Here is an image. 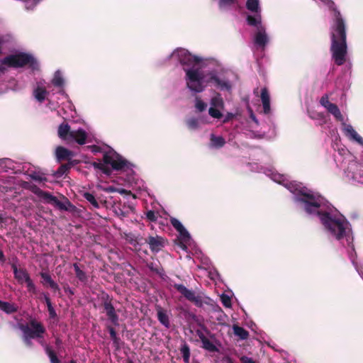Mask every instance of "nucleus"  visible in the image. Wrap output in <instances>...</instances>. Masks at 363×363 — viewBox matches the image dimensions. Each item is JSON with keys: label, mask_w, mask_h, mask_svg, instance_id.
Instances as JSON below:
<instances>
[{"label": "nucleus", "mask_w": 363, "mask_h": 363, "mask_svg": "<svg viewBox=\"0 0 363 363\" xmlns=\"http://www.w3.org/2000/svg\"><path fill=\"white\" fill-rule=\"evenodd\" d=\"M296 200L304 203V210L307 213L317 214L325 229L337 240H340L346 235L347 221L343 216H333L328 211L318 210L320 207L328 203L323 196L318 193L301 189L298 191Z\"/></svg>", "instance_id": "nucleus-1"}, {"label": "nucleus", "mask_w": 363, "mask_h": 363, "mask_svg": "<svg viewBox=\"0 0 363 363\" xmlns=\"http://www.w3.org/2000/svg\"><path fill=\"white\" fill-rule=\"evenodd\" d=\"M320 1L333 12L332 23L330 28V52L335 65L341 66L345 63L347 55L346 21L333 1Z\"/></svg>", "instance_id": "nucleus-2"}, {"label": "nucleus", "mask_w": 363, "mask_h": 363, "mask_svg": "<svg viewBox=\"0 0 363 363\" xmlns=\"http://www.w3.org/2000/svg\"><path fill=\"white\" fill-rule=\"evenodd\" d=\"M6 66L12 68H20L28 66L33 71L39 69V64L30 54L19 52L9 55L0 60V75L6 71Z\"/></svg>", "instance_id": "nucleus-3"}, {"label": "nucleus", "mask_w": 363, "mask_h": 363, "mask_svg": "<svg viewBox=\"0 0 363 363\" xmlns=\"http://www.w3.org/2000/svg\"><path fill=\"white\" fill-rule=\"evenodd\" d=\"M19 328L23 333V340L27 347H32V339L38 340L40 345H44V335L46 329L44 325L35 318H30L28 323L20 324Z\"/></svg>", "instance_id": "nucleus-4"}, {"label": "nucleus", "mask_w": 363, "mask_h": 363, "mask_svg": "<svg viewBox=\"0 0 363 363\" xmlns=\"http://www.w3.org/2000/svg\"><path fill=\"white\" fill-rule=\"evenodd\" d=\"M103 162L104 164L94 162L91 165L95 169L101 170L106 175H111L112 169L123 170L128 165V161L114 151L105 152L103 156Z\"/></svg>", "instance_id": "nucleus-5"}, {"label": "nucleus", "mask_w": 363, "mask_h": 363, "mask_svg": "<svg viewBox=\"0 0 363 363\" xmlns=\"http://www.w3.org/2000/svg\"><path fill=\"white\" fill-rule=\"evenodd\" d=\"M186 76V86L196 93L202 92L205 86L203 84V74L198 69L184 67Z\"/></svg>", "instance_id": "nucleus-6"}, {"label": "nucleus", "mask_w": 363, "mask_h": 363, "mask_svg": "<svg viewBox=\"0 0 363 363\" xmlns=\"http://www.w3.org/2000/svg\"><path fill=\"white\" fill-rule=\"evenodd\" d=\"M113 297L107 293L103 292L101 294V306H103L108 320L113 325L118 326L119 317L116 312L115 307L113 304Z\"/></svg>", "instance_id": "nucleus-7"}, {"label": "nucleus", "mask_w": 363, "mask_h": 363, "mask_svg": "<svg viewBox=\"0 0 363 363\" xmlns=\"http://www.w3.org/2000/svg\"><path fill=\"white\" fill-rule=\"evenodd\" d=\"M174 288L186 299L192 302L195 306L198 307L202 306L203 301L201 297L200 296L196 295L194 291L188 289L185 286L180 284H174Z\"/></svg>", "instance_id": "nucleus-8"}, {"label": "nucleus", "mask_w": 363, "mask_h": 363, "mask_svg": "<svg viewBox=\"0 0 363 363\" xmlns=\"http://www.w3.org/2000/svg\"><path fill=\"white\" fill-rule=\"evenodd\" d=\"M177 56L180 64L188 67H194L201 62V59L200 57L191 55L185 49L178 50Z\"/></svg>", "instance_id": "nucleus-9"}, {"label": "nucleus", "mask_w": 363, "mask_h": 363, "mask_svg": "<svg viewBox=\"0 0 363 363\" xmlns=\"http://www.w3.org/2000/svg\"><path fill=\"white\" fill-rule=\"evenodd\" d=\"M35 194L40 198L44 199L46 202L52 203L57 206L60 210L67 211V208L65 203L58 200V199L52 195L50 192L43 191L40 189H38Z\"/></svg>", "instance_id": "nucleus-10"}, {"label": "nucleus", "mask_w": 363, "mask_h": 363, "mask_svg": "<svg viewBox=\"0 0 363 363\" xmlns=\"http://www.w3.org/2000/svg\"><path fill=\"white\" fill-rule=\"evenodd\" d=\"M145 242L149 245L150 250L152 252L157 253L164 247L166 240L161 236L150 235L145 239Z\"/></svg>", "instance_id": "nucleus-11"}, {"label": "nucleus", "mask_w": 363, "mask_h": 363, "mask_svg": "<svg viewBox=\"0 0 363 363\" xmlns=\"http://www.w3.org/2000/svg\"><path fill=\"white\" fill-rule=\"evenodd\" d=\"M342 130L347 137L363 146V138L356 132L350 124L342 122Z\"/></svg>", "instance_id": "nucleus-12"}, {"label": "nucleus", "mask_w": 363, "mask_h": 363, "mask_svg": "<svg viewBox=\"0 0 363 363\" xmlns=\"http://www.w3.org/2000/svg\"><path fill=\"white\" fill-rule=\"evenodd\" d=\"M196 333L202 343V347L203 349L211 352L218 351L217 347L205 336L201 330H197Z\"/></svg>", "instance_id": "nucleus-13"}, {"label": "nucleus", "mask_w": 363, "mask_h": 363, "mask_svg": "<svg viewBox=\"0 0 363 363\" xmlns=\"http://www.w3.org/2000/svg\"><path fill=\"white\" fill-rule=\"evenodd\" d=\"M72 131L67 123H61L57 129V134L60 138L65 141H70Z\"/></svg>", "instance_id": "nucleus-14"}, {"label": "nucleus", "mask_w": 363, "mask_h": 363, "mask_svg": "<svg viewBox=\"0 0 363 363\" xmlns=\"http://www.w3.org/2000/svg\"><path fill=\"white\" fill-rule=\"evenodd\" d=\"M86 132L82 128H79L77 130L72 131L69 142L75 141L79 145H84L86 143Z\"/></svg>", "instance_id": "nucleus-15"}, {"label": "nucleus", "mask_w": 363, "mask_h": 363, "mask_svg": "<svg viewBox=\"0 0 363 363\" xmlns=\"http://www.w3.org/2000/svg\"><path fill=\"white\" fill-rule=\"evenodd\" d=\"M178 233L179 234L178 238V245L182 250H186L188 248L186 245L189 243L191 240L190 234L185 228L178 231Z\"/></svg>", "instance_id": "nucleus-16"}, {"label": "nucleus", "mask_w": 363, "mask_h": 363, "mask_svg": "<svg viewBox=\"0 0 363 363\" xmlns=\"http://www.w3.org/2000/svg\"><path fill=\"white\" fill-rule=\"evenodd\" d=\"M40 276L43 279L42 284L44 286L48 285L51 289L53 290L54 292L59 291L60 290L58 284L53 281L51 276L48 273L42 272L40 273Z\"/></svg>", "instance_id": "nucleus-17"}, {"label": "nucleus", "mask_w": 363, "mask_h": 363, "mask_svg": "<svg viewBox=\"0 0 363 363\" xmlns=\"http://www.w3.org/2000/svg\"><path fill=\"white\" fill-rule=\"evenodd\" d=\"M268 42V38L265 33V28L264 26H259V29L257 30V33L255 36V43L259 46L264 47Z\"/></svg>", "instance_id": "nucleus-18"}, {"label": "nucleus", "mask_w": 363, "mask_h": 363, "mask_svg": "<svg viewBox=\"0 0 363 363\" xmlns=\"http://www.w3.org/2000/svg\"><path fill=\"white\" fill-rule=\"evenodd\" d=\"M209 82H214L215 85L221 90L229 91L231 89V84L229 82L221 80L215 74H211L208 79Z\"/></svg>", "instance_id": "nucleus-19"}, {"label": "nucleus", "mask_w": 363, "mask_h": 363, "mask_svg": "<svg viewBox=\"0 0 363 363\" xmlns=\"http://www.w3.org/2000/svg\"><path fill=\"white\" fill-rule=\"evenodd\" d=\"M56 157L57 160L62 161L67 160L72 161V157H73V152L64 147H57L55 151Z\"/></svg>", "instance_id": "nucleus-20"}, {"label": "nucleus", "mask_w": 363, "mask_h": 363, "mask_svg": "<svg viewBox=\"0 0 363 363\" xmlns=\"http://www.w3.org/2000/svg\"><path fill=\"white\" fill-rule=\"evenodd\" d=\"M260 97L264 113L268 114L270 112V97L267 88L264 87L262 89Z\"/></svg>", "instance_id": "nucleus-21"}, {"label": "nucleus", "mask_w": 363, "mask_h": 363, "mask_svg": "<svg viewBox=\"0 0 363 363\" xmlns=\"http://www.w3.org/2000/svg\"><path fill=\"white\" fill-rule=\"evenodd\" d=\"M76 164H77L76 161H69L67 163L61 164L55 172L53 176L56 178L62 177L64 174H66L71 169V167Z\"/></svg>", "instance_id": "nucleus-22"}, {"label": "nucleus", "mask_w": 363, "mask_h": 363, "mask_svg": "<svg viewBox=\"0 0 363 363\" xmlns=\"http://www.w3.org/2000/svg\"><path fill=\"white\" fill-rule=\"evenodd\" d=\"M12 269L15 279L19 282L27 281V277L30 278L29 274L25 269H18L16 264H12Z\"/></svg>", "instance_id": "nucleus-23"}, {"label": "nucleus", "mask_w": 363, "mask_h": 363, "mask_svg": "<svg viewBox=\"0 0 363 363\" xmlns=\"http://www.w3.org/2000/svg\"><path fill=\"white\" fill-rule=\"evenodd\" d=\"M247 24L250 26H255L257 29H259L262 25V16L260 13H255V15H247L246 18Z\"/></svg>", "instance_id": "nucleus-24"}, {"label": "nucleus", "mask_w": 363, "mask_h": 363, "mask_svg": "<svg viewBox=\"0 0 363 363\" xmlns=\"http://www.w3.org/2000/svg\"><path fill=\"white\" fill-rule=\"evenodd\" d=\"M157 315L158 320L162 325H163L167 328H169L170 327L169 316L167 315L166 312L160 306L157 307Z\"/></svg>", "instance_id": "nucleus-25"}, {"label": "nucleus", "mask_w": 363, "mask_h": 363, "mask_svg": "<svg viewBox=\"0 0 363 363\" xmlns=\"http://www.w3.org/2000/svg\"><path fill=\"white\" fill-rule=\"evenodd\" d=\"M18 307L14 304L0 300V309L4 312L11 314L18 311Z\"/></svg>", "instance_id": "nucleus-26"}, {"label": "nucleus", "mask_w": 363, "mask_h": 363, "mask_svg": "<svg viewBox=\"0 0 363 363\" xmlns=\"http://www.w3.org/2000/svg\"><path fill=\"white\" fill-rule=\"evenodd\" d=\"M48 94V92L44 87L37 86L33 91L35 98L40 103L45 101Z\"/></svg>", "instance_id": "nucleus-27"}, {"label": "nucleus", "mask_w": 363, "mask_h": 363, "mask_svg": "<svg viewBox=\"0 0 363 363\" xmlns=\"http://www.w3.org/2000/svg\"><path fill=\"white\" fill-rule=\"evenodd\" d=\"M328 111L331 113L337 121L341 122H344V117L341 113L338 106L334 104L333 105H330V108L328 109Z\"/></svg>", "instance_id": "nucleus-28"}, {"label": "nucleus", "mask_w": 363, "mask_h": 363, "mask_svg": "<svg viewBox=\"0 0 363 363\" xmlns=\"http://www.w3.org/2000/svg\"><path fill=\"white\" fill-rule=\"evenodd\" d=\"M246 8L252 13H261L259 0H247Z\"/></svg>", "instance_id": "nucleus-29"}, {"label": "nucleus", "mask_w": 363, "mask_h": 363, "mask_svg": "<svg viewBox=\"0 0 363 363\" xmlns=\"http://www.w3.org/2000/svg\"><path fill=\"white\" fill-rule=\"evenodd\" d=\"M233 332L236 336L239 337L242 340H246L249 336L248 331L244 328L238 325H233Z\"/></svg>", "instance_id": "nucleus-30"}, {"label": "nucleus", "mask_w": 363, "mask_h": 363, "mask_svg": "<svg viewBox=\"0 0 363 363\" xmlns=\"http://www.w3.org/2000/svg\"><path fill=\"white\" fill-rule=\"evenodd\" d=\"M180 352L182 355L183 361L185 363H189L190 359V347L186 342H184L180 348Z\"/></svg>", "instance_id": "nucleus-31"}, {"label": "nucleus", "mask_w": 363, "mask_h": 363, "mask_svg": "<svg viewBox=\"0 0 363 363\" xmlns=\"http://www.w3.org/2000/svg\"><path fill=\"white\" fill-rule=\"evenodd\" d=\"M45 350L48 356L50 363H60V360L57 357L55 352L48 345H45Z\"/></svg>", "instance_id": "nucleus-32"}, {"label": "nucleus", "mask_w": 363, "mask_h": 363, "mask_svg": "<svg viewBox=\"0 0 363 363\" xmlns=\"http://www.w3.org/2000/svg\"><path fill=\"white\" fill-rule=\"evenodd\" d=\"M211 142L213 147L216 148H220L225 144V140L222 136H215L211 135Z\"/></svg>", "instance_id": "nucleus-33"}, {"label": "nucleus", "mask_w": 363, "mask_h": 363, "mask_svg": "<svg viewBox=\"0 0 363 363\" xmlns=\"http://www.w3.org/2000/svg\"><path fill=\"white\" fill-rule=\"evenodd\" d=\"M73 267L77 279L82 282H86L87 281V276L86 273L79 268L77 263L73 264Z\"/></svg>", "instance_id": "nucleus-34"}, {"label": "nucleus", "mask_w": 363, "mask_h": 363, "mask_svg": "<svg viewBox=\"0 0 363 363\" xmlns=\"http://www.w3.org/2000/svg\"><path fill=\"white\" fill-rule=\"evenodd\" d=\"M211 106L220 108L224 107V101L219 94L212 97L211 99Z\"/></svg>", "instance_id": "nucleus-35"}, {"label": "nucleus", "mask_w": 363, "mask_h": 363, "mask_svg": "<svg viewBox=\"0 0 363 363\" xmlns=\"http://www.w3.org/2000/svg\"><path fill=\"white\" fill-rule=\"evenodd\" d=\"M52 83L55 86L63 87L65 81L59 71H57L55 73L54 77L52 80Z\"/></svg>", "instance_id": "nucleus-36"}, {"label": "nucleus", "mask_w": 363, "mask_h": 363, "mask_svg": "<svg viewBox=\"0 0 363 363\" xmlns=\"http://www.w3.org/2000/svg\"><path fill=\"white\" fill-rule=\"evenodd\" d=\"M84 198L87 201H89L95 208H99L100 207L99 202L92 194L86 192L84 194Z\"/></svg>", "instance_id": "nucleus-37"}, {"label": "nucleus", "mask_w": 363, "mask_h": 363, "mask_svg": "<svg viewBox=\"0 0 363 363\" xmlns=\"http://www.w3.org/2000/svg\"><path fill=\"white\" fill-rule=\"evenodd\" d=\"M186 124L189 130H196L199 127V120L194 117L187 119Z\"/></svg>", "instance_id": "nucleus-38"}, {"label": "nucleus", "mask_w": 363, "mask_h": 363, "mask_svg": "<svg viewBox=\"0 0 363 363\" xmlns=\"http://www.w3.org/2000/svg\"><path fill=\"white\" fill-rule=\"evenodd\" d=\"M45 303L47 304V306H48V312H49V315H50V318H55L57 316V313L52 305V303H51V301H50V298H49V296L46 294H45Z\"/></svg>", "instance_id": "nucleus-39"}, {"label": "nucleus", "mask_w": 363, "mask_h": 363, "mask_svg": "<svg viewBox=\"0 0 363 363\" xmlns=\"http://www.w3.org/2000/svg\"><path fill=\"white\" fill-rule=\"evenodd\" d=\"M219 108H215V107H210L209 109H208V113L209 115L213 118H217V119H220L222 118L223 116V114L221 113V112L219 111L218 109Z\"/></svg>", "instance_id": "nucleus-40"}, {"label": "nucleus", "mask_w": 363, "mask_h": 363, "mask_svg": "<svg viewBox=\"0 0 363 363\" xmlns=\"http://www.w3.org/2000/svg\"><path fill=\"white\" fill-rule=\"evenodd\" d=\"M195 107L199 111L202 112L206 110L207 104L199 98L196 97Z\"/></svg>", "instance_id": "nucleus-41"}, {"label": "nucleus", "mask_w": 363, "mask_h": 363, "mask_svg": "<svg viewBox=\"0 0 363 363\" xmlns=\"http://www.w3.org/2000/svg\"><path fill=\"white\" fill-rule=\"evenodd\" d=\"M170 223L177 232L184 228L181 222L175 218H170Z\"/></svg>", "instance_id": "nucleus-42"}, {"label": "nucleus", "mask_w": 363, "mask_h": 363, "mask_svg": "<svg viewBox=\"0 0 363 363\" xmlns=\"http://www.w3.org/2000/svg\"><path fill=\"white\" fill-rule=\"evenodd\" d=\"M25 282L26 283L28 291L30 293L35 294L36 287L34 283L33 282L32 279L30 278L27 277V281H26Z\"/></svg>", "instance_id": "nucleus-43"}, {"label": "nucleus", "mask_w": 363, "mask_h": 363, "mask_svg": "<svg viewBox=\"0 0 363 363\" xmlns=\"http://www.w3.org/2000/svg\"><path fill=\"white\" fill-rule=\"evenodd\" d=\"M146 218L151 222H156L158 216L157 213H155L154 211L150 210L146 213Z\"/></svg>", "instance_id": "nucleus-44"}, {"label": "nucleus", "mask_w": 363, "mask_h": 363, "mask_svg": "<svg viewBox=\"0 0 363 363\" xmlns=\"http://www.w3.org/2000/svg\"><path fill=\"white\" fill-rule=\"evenodd\" d=\"M320 104L324 106L327 110L330 108V105H333L334 104L331 103L328 100V96L327 95H324L321 97L320 100Z\"/></svg>", "instance_id": "nucleus-45"}, {"label": "nucleus", "mask_w": 363, "mask_h": 363, "mask_svg": "<svg viewBox=\"0 0 363 363\" xmlns=\"http://www.w3.org/2000/svg\"><path fill=\"white\" fill-rule=\"evenodd\" d=\"M221 301L224 306L229 308L231 306V300L229 296L223 295L221 296Z\"/></svg>", "instance_id": "nucleus-46"}, {"label": "nucleus", "mask_w": 363, "mask_h": 363, "mask_svg": "<svg viewBox=\"0 0 363 363\" xmlns=\"http://www.w3.org/2000/svg\"><path fill=\"white\" fill-rule=\"evenodd\" d=\"M107 329L109 332L111 339V340L116 339V337L118 335H117V333H116V330L112 326H110V325L107 326Z\"/></svg>", "instance_id": "nucleus-47"}, {"label": "nucleus", "mask_w": 363, "mask_h": 363, "mask_svg": "<svg viewBox=\"0 0 363 363\" xmlns=\"http://www.w3.org/2000/svg\"><path fill=\"white\" fill-rule=\"evenodd\" d=\"M241 363H255V360L247 356H242L240 358Z\"/></svg>", "instance_id": "nucleus-48"}, {"label": "nucleus", "mask_w": 363, "mask_h": 363, "mask_svg": "<svg viewBox=\"0 0 363 363\" xmlns=\"http://www.w3.org/2000/svg\"><path fill=\"white\" fill-rule=\"evenodd\" d=\"M117 216L120 218H125L128 216V211H123V209H121L119 208L118 211H116Z\"/></svg>", "instance_id": "nucleus-49"}, {"label": "nucleus", "mask_w": 363, "mask_h": 363, "mask_svg": "<svg viewBox=\"0 0 363 363\" xmlns=\"http://www.w3.org/2000/svg\"><path fill=\"white\" fill-rule=\"evenodd\" d=\"M237 0H220V4H235Z\"/></svg>", "instance_id": "nucleus-50"}, {"label": "nucleus", "mask_w": 363, "mask_h": 363, "mask_svg": "<svg viewBox=\"0 0 363 363\" xmlns=\"http://www.w3.org/2000/svg\"><path fill=\"white\" fill-rule=\"evenodd\" d=\"M55 345H56V347L58 348V349H60L62 345V341L60 338L59 337H57L55 339Z\"/></svg>", "instance_id": "nucleus-51"}, {"label": "nucleus", "mask_w": 363, "mask_h": 363, "mask_svg": "<svg viewBox=\"0 0 363 363\" xmlns=\"http://www.w3.org/2000/svg\"><path fill=\"white\" fill-rule=\"evenodd\" d=\"M118 192L121 194H132L131 191H128L126 189H121L118 190Z\"/></svg>", "instance_id": "nucleus-52"}, {"label": "nucleus", "mask_w": 363, "mask_h": 363, "mask_svg": "<svg viewBox=\"0 0 363 363\" xmlns=\"http://www.w3.org/2000/svg\"><path fill=\"white\" fill-rule=\"evenodd\" d=\"M5 43V40L2 37H0V55L2 53L3 45Z\"/></svg>", "instance_id": "nucleus-53"}, {"label": "nucleus", "mask_w": 363, "mask_h": 363, "mask_svg": "<svg viewBox=\"0 0 363 363\" xmlns=\"http://www.w3.org/2000/svg\"><path fill=\"white\" fill-rule=\"evenodd\" d=\"M233 113H228L226 118L223 120V123H226L228 122L229 120H230L231 118H233Z\"/></svg>", "instance_id": "nucleus-54"}, {"label": "nucleus", "mask_w": 363, "mask_h": 363, "mask_svg": "<svg viewBox=\"0 0 363 363\" xmlns=\"http://www.w3.org/2000/svg\"><path fill=\"white\" fill-rule=\"evenodd\" d=\"M250 118L252 119V121H253L255 123L258 124V121L256 118V116H255V114L252 113V111H251V114H250Z\"/></svg>", "instance_id": "nucleus-55"}, {"label": "nucleus", "mask_w": 363, "mask_h": 363, "mask_svg": "<svg viewBox=\"0 0 363 363\" xmlns=\"http://www.w3.org/2000/svg\"><path fill=\"white\" fill-rule=\"evenodd\" d=\"M5 260H6V258H5L4 252L1 250H0V261L4 262H5Z\"/></svg>", "instance_id": "nucleus-56"}, {"label": "nucleus", "mask_w": 363, "mask_h": 363, "mask_svg": "<svg viewBox=\"0 0 363 363\" xmlns=\"http://www.w3.org/2000/svg\"><path fill=\"white\" fill-rule=\"evenodd\" d=\"M112 340L114 345H118L120 341V338L117 336L116 339H113Z\"/></svg>", "instance_id": "nucleus-57"}, {"label": "nucleus", "mask_w": 363, "mask_h": 363, "mask_svg": "<svg viewBox=\"0 0 363 363\" xmlns=\"http://www.w3.org/2000/svg\"><path fill=\"white\" fill-rule=\"evenodd\" d=\"M34 179H35V180H38V181H40V182H41V181H45V180H46V179H45V178H43V177H34Z\"/></svg>", "instance_id": "nucleus-58"}, {"label": "nucleus", "mask_w": 363, "mask_h": 363, "mask_svg": "<svg viewBox=\"0 0 363 363\" xmlns=\"http://www.w3.org/2000/svg\"><path fill=\"white\" fill-rule=\"evenodd\" d=\"M100 150V147H97V146H93V151H95V152H99Z\"/></svg>", "instance_id": "nucleus-59"}, {"label": "nucleus", "mask_w": 363, "mask_h": 363, "mask_svg": "<svg viewBox=\"0 0 363 363\" xmlns=\"http://www.w3.org/2000/svg\"><path fill=\"white\" fill-rule=\"evenodd\" d=\"M69 363H77V361L74 359H71Z\"/></svg>", "instance_id": "nucleus-60"}, {"label": "nucleus", "mask_w": 363, "mask_h": 363, "mask_svg": "<svg viewBox=\"0 0 363 363\" xmlns=\"http://www.w3.org/2000/svg\"><path fill=\"white\" fill-rule=\"evenodd\" d=\"M203 329H204L207 333H209V331L207 330V328H206L205 326H203Z\"/></svg>", "instance_id": "nucleus-61"}, {"label": "nucleus", "mask_w": 363, "mask_h": 363, "mask_svg": "<svg viewBox=\"0 0 363 363\" xmlns=\"http://www.w3.org/2000/svg\"><path fill=\"white\" fill-rule=\"evenodd\" d=\"M67 203H68L69 206H72V203L69 201H67Z\"/></svg>", "instance_id": "nucleus-62"}, {"label": "nucleus", "mask_w": 363, "mask_h": 363, "mask_svg": "<svg viewBox=\"0 0 363 363\" xmlns=\"http://www.w3.org/2000/svg\"><path fill=\"white\" fill-rule=\"evenodd\" d=\"M0 220H2V217L0 216Z\"/></svg>", "instance_id": "nucleus-63"}, {"label": "nucleus", "mask_w": 363, "mask_h": 363, "mask_svg": "<svg viewBox=\"0 0 363 363\" xmlns=\"http://www.w3.org/2000/svg\"><path fill=\"white\" fill-rule=\"evenodd\" d=\"M230 363H233V362L230 361Z\"/></svg>", "instance_id": "nucleus-64"}]
</instances>
